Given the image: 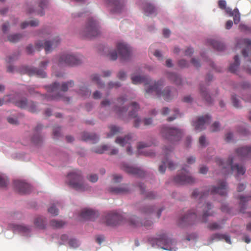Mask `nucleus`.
Wrapping results in <instances>:
<instances>
[{"instance_id": "1", "label": "nucleus", "mask_w": 251, "mask_h": 251, "mask_svg": "<svg viewBox=\"0 0 251 251\" xmlns=\"http://www.w3.org/2000/svg\"><path fill=\"white\" fill-rule=\"evenodd\" d=\"M219 186H211L206 192H200L198 189H195L192 194L194 199H199L200 202L199 203L198 209L196 212H190L182 217L179 221L180 225L192 224L199 217L201 222L206 223L208 221L207 218L214 216L213 211H209L212 206L210 203L207 202L201 204L202 201L209 194L212 195L219 194L221 196H226L227 194V184L225 181L222 180L219 183Z\"/></svg>"}, {"instance_id": "2", "label": "nucleus", "mask_w": 251, "mask_h": 251, "mask_svg": "<svg viewBox=\"0 0 251 251\" xmlns=\"http://www.w3.org/2000/svg\"><path fill=\"white\" fill-rule=\"evenodd\" d=\"M132 82L134 84L144 83L146 86L145 96L148 97L150 95L155 94L158 97H162L165 100L168 101L172 99L176 92L175 89L170 87H166L163 91L161 88L164 85V81L159 80L151 83V80L147 76L140 75L131 76Z\"/></svg>"}, {"instance_id": "3", "label": "nucleus", "mask_w": 251, "mask_h": 251, "mask_svg": "<svg viewBox=\"0 0 251 251\" xmlns=\"http://www.w3.org/2000/svg\"><path fill=\"white\" fill-rule=\"evenodd\" d=\"M105 222L108 226H115L118 225L127 223L134 227L144 226L147 228L151 226L152 222L150 220L140 222L138 218L134 215L130 216L127 218L125 215H123L116 212H111L105 216Z\"/></svg>"}, {"instance_id": "4", "label": "nucleus", "mask_w": 251, "mask_h": 251, "mask_svg": "<svg viewBox=\"0 0 251 251\" xmlns=\"http://www.w3.org/2000/svg\"><path fill=\"white\" fill-rule=\"evenodd\" d=\"M74 86V82L73 80L62 83L61 85L54 82L52 85L46 87L49 94L45 96V98L48 100H62L66 102H68L70 99L63 97L62 93L67 91L69 88L73 87Z\"/></svg>"}, {"instance_id": "5", "label": "nucleus", "mask_w": 251, "mask_h": 251, "mask_svg": "<svg viewBox=\"0 0 251 251\" xmlns=\"http://www.w3.org/2000/svg\"><path fill=\"white\" fill-rule=\"evenodd\" d=\"M234 158L229 156L226 161L224 162L221 159L216 158V164L222 169V173L224 175H228L236 172L238 175H243L245 172V168L242 165L238 164H233Z\"/></svg>"}, {"instance_id": "6", "label": "nucleus", "mask_w": 251, "mask_h": 251, "mask_svg": "<svg viewBox=\"0 0 251 251\" xmlns=\"http://www.w3.org/2000/svg\"><path fill=\"white\" fill-rule=\"evenodd\" d=\"M67 183L73 188L78 191H84L88 189V185L83 181L81 172L75 170L69 174Z\"/></svg>"}, {"instance_id": "7", "label": "nucleus", "mask_w": 251, "mask_h": 251, "mask_svg": "<svg viewBox=\"0 0 251 251\" xmlns=\"http://www.w3.org/2000/svg\"><path fill=\"white\" fill-rule=\"evenodd\" d=\"M100 33L99 26L93 18L89 19L87 23L80 32L82 37L91 39L98 36Z\"/></svg>"}, {"instance_id": "8", "label": "nucleus", "mask_w": 251, "mask_h": 251, "mask_svg": "<svg viewBox=\"0 0 251 251\" xmlns=\"http://www.w3.org/2000/svg\"><path fill=\"white\" fill-rule=\"evenodd\" d=\"M160 133L164 139L172 143L179 141L182 135L180 129L165 126L162 127Z\"/></svg>"}, {"instance_id": "9", "label": "nucleus", "mask_w": 251, "mask_h": 251, "mask_svg": "<svg viewBox=\"0 0 251 251\" xmlns=\"http://www.w3.org/2000/svg\"><path fill=\"white\" fill-rule=\"evenodd\" d=\"M174 150V148L172 146L169 147H164L163 149V159L162 161L163 163L162 165H161L159 167V171L160 173L163 174L165 173L166 170V168L164 166L167 165L168 168L171 170H175L176 168V164L173 162L170 159V157L171 155L173 154V151Z\"/></svg>"}, {"instance_id": "10", "label": "nucleus", "mask_w": 251, "mask_h": 251, "mask_svg": "<svg viewBox=\"0 0 251 251\" xmlns=\"http://www.w3.org/2000/svg\"><path fill=\"white\" fill-rule=\"evenodd\" d=\"M131 109L129 112V115L131 117L136 118L134 120V126L136 128L140 127L141 123H143L144 126H149L151 125L152 121L151 118H145L143 121L139 117H137V112L139 109L138 104L135 102H133L130 105Z\"/></svg>"}, {"instance_id": "11", "label": "nucleus", "mask_w": 251, "mask_h": 251, "mask_svg": "<svg viewBox=\"0 0 251 251\" xmlns=\"http://www.w3.org/2000/svg\"><path fill=\"white\" fill-rule=\"evenodd\" d=\"M175 183L177 184H193L195 182V179L191 176L189 172L184 168L178 171L176 176L174 178Z\"/></svg>"}, {"instance_id": "12", "label": "nucleus", "mask_w": 251, "mask_h": 251, "mask_svg": "<svg viewBox=\"0 0 251 251\" xmlns=\"http://www.w3.org/2000/svg\"><path fill=\"white\" fill-rule=\"evenodd\" d=\"M81 62V59L76 56L70 54H63L59 57L57 63L60 66H72L78 65Z\"/></svg>"}, {"instance_id": "13", "label": "nucleus", "mask_w": 251, "mask_h": 251, "mask_svg": "<svg viewBox=\"0 0 251 251\" xmlns=\"http://www.w3.org/2000/svg\"><path fill=\"white\" fill-rule=\"evenodd\" d=\"M156 244L165 250L172 251L174 249V246L175 245L174 241L168 238L165 233L157 235L156 238Z\"/></svg>"}, {"instance_id": "14", "label": "nucleus", "mask_w": 251, "mask_h": 251, "mask_svg": "<svg viewBox=\"0 0 251 251\" xmlns=\"http://www.w3.org/2000/svg\"><path fill=\"white\" fill-rule=\"evenodd\" d=\"M60 43V39L56 37L52 41H46L44 43L42 41H38L35 44V48L37 50H40L44 49L46 53H48L55 48Z\"/></svg>"}, {"instance_id": "15", "label": "nucleus", "mask_w": 251, "mask_h": 251, "mask_svg": "<svg viewBox=\"0 0 251 251\" xmlns=\"http://www.w3.org/2000/svg\"><path fill=\"white\" fill-rule=\"evenodd\" d=\"M116 47L121 59L125 60L129 58L131 54V50L127 45L124 43L119 42Z\"/></svg>"}, {"instance_id": "16", "label": "nucleus", "mask_w": 251, "mask_h": 251, "mask_svg": "<svg viewBox=\"0 0 251 251\" xmlns=\"http://www.w3.org/2000/svg\"><path fill=\"white\" fill-rule=\"evenodd\" d=\"M126 100V99L124 97H119L117 100V103L113 107V111L119 116L123 115L127 110V107L125 106H123V104Z\"/></svg>"}, {"instance_id": "17", "label": "nucleus", "mask_w": 251, "mask_h": 251, "mask_svg": "<svg viewBox=\"0 0 251 251\" xmlns=\"http://www.w3.org/2000/svg\"><path fill=\"white\" fill-rule=\"evenodd\" d=\"M15 105L21 108L27 109L31 112L37 111L36 105L31 101H27L26 99H23L15 102Z\"/></svg>"}, {"instance_id": "18", "label": "nucleus", "mask_w": 251, "mask_h": 251, "mask_svg": "<svg viewBox=\"0 0 251 251\" xmlns=\"http://www.w3.org/2000/svg\"><path fill=\"white\" fill-rule=\"evenodd\" d=\"M211 120V117L206 115L204 116L199 117L198 120L193 123L197 130L201 131L205 128V125L208 124Z\"/></svg>"}, {"instance_id": "19", "label": "nucleus", "mask_w": 251, "mask_h": 251, "mask_svg": "<svg viewBox=\"0 0 251 251\" xmlns=\"http://www.w3.org/2000/svg\"><path fill=\"white\" fill-rule=\"evenodd\" d=\"M14 184L16 189L20 194H27L31 191L30 185L25 181L16 180L14 181Z\"/></svg>"}, {"instance_id": "20", "label": "nucleus", "mask_w": 251, "mask_h": 251, "mask_svg": "<svg viewBox=\"0 0 251 251\" xmlns=\"http://www.w3.org/2000/svg\"><path fill=\"white\" fill-rule=\"evenodd\" d=\"M236 154L240 160H244L251 157V147L246 146L236 150Z\"/></svg>"}, {"instance_id": "21", "label": "nucleus", "mask_w": 251, "mask_h": 251, "mask_svg": "<svg viewBox=\"0 0 251 251\" xmlns=\"http://www.w3.org/2000/svg\"><path fill=\"white\" fill-rule=\"evenodd\" d=\"M122 168L125 172L131 175L139 177H142L145 176V173L143 170L137 168L131 167L126 164H123Z\"/></svg>"}, {"instance_id": "22", "label": "nucleus", "mask_w": 251, "mask_h": 251, "mask_svg": "<svg viewBox=\"0 0 251 251\" xmlns=\"http://www.w3.org/2000/svg\"><path fill=\"white\" fill-rule=\"evenodd\" d=\"M43 126L41 125H38L34 129V134L31 138V141L34 145H39L43 141V138L40 132Z\"/></svg>"}, {"instance_id": "23", "label": "nucleus", "mask_w": 251, "mask_h": 251, "mask_svg": "<svg viewBox=\"0 0 251 251\" xmlns=\"http://www.w3.org/2000/svg\"><path fill=\"white\" fill-rule=\"evenodd\" d=\"M80 216L85 220H94L98 216V213L90 209H83L82 210Z\"/></svg>"}, {"instance_id": "24", "label": "nucleus", "mask_w": 251, "mask_h": 251, "mask_svg": "<svg viewBox=\"0 0 251 251\" xmlns=\"http://www.w3.org/2000/svg\"><path fill=\"white\" fill-rule=\"evenodd\" d=\"M114 12H120L125 6L124 0H108Z\"/></svg>"}, {"instance_id": "25", "label": "nucleus", "mask_w": 251, "mask_h": 251, "mask_svg": "<svg viewBox=\"0 0 251 251\" xmlns=\"http://www.w3.org/2000/svg\"><path fill=\"white\" fill-rule=\"evenodd\" d=\"M130 189L127 184H122L119 187H110L108 189V191L115 194H124L129 192Z\"/></svg>"}, {"instance_id": "26", "label": "nucleus", "mask_w": 251, "mask_h": 251, "mask_svg": "<svg viewBox=\"0 0 251 251\" xmlns=\"http://www.w3.org/2000/svg\"><path fill=\"white\" fill-rule=\"evenodd\" d=\"M26 72L29 75H35L41 78H44L46 76V73L43 70L37 68H26Z\"/></svg>"}, {"instance_id": "27", "label": "nucleus", "mask_w": 251, "mask_h": 251, "mask_svg": "<svg viewBox=\"0 0 251 251\" xmlns=\"http://www.w3.org/2000/svg\"><path fill=\"white\" fill-rule=\"evenodd\" d=\"M139 187L141 191V193L145 195L146 199L149 200L155 199L157 197V195L154 192L149 191L146 192L145 191V187L144 184H139Z\"/></svg>"}, {"instance_id": "28", "label": "nucleus", "mask_w": 251, "mask_h": 251, "mask_svg": "<svg viewBox=\"0 0 251 251\" xmlns=\"http://www.w3.org/2000/svg\"><path fill=\"white\" fill-rule=\"evenodd\" d=\"M238 199L240 200V211L242 213H246V205L247 202L251 199V196H240Z\"/></svg>"}, {"instance_id": "29", "label": "nucleus", "mask_w": 251, "mask_h": 251, "mask_svg": "<svg viewBox=\"0 0 251 251\" xmlns=\"http://www.w3.org/2000/svg\"><path fill=\"white\" fill-rule=\"evenodd\" d=\"M48 5V1L47 0H40L39 4V7L41 8L40 10L35 11L31 8H29L28 12L29 13H36L37 14L40 16H43L44 15L43 10L47 7Z\"/></svg>"}, {"instance_id": "30", "label": "nucleus", "mask_w": 251, "mask_h": 251, "mask_svg": "<svg viewBox=\"0 0 251 251\" xmlns=\"http://www.w3.org/2000/svg\"><path fill=\"white\" fill-rule=\"evenodd\" d=\"M148 146H149V145H148L147 144L143 143V142H140L138 144V149L139 151L141 153L143 152L144 153V154L146 156H150V157L154 156V153L153 152H152V151H151V150L146 149L144 151H141V149H143L146 148Z\"/></svg>"}, {"instance_id": "31", "label": "nucleus", "mask_w": 251, "mask_h": 251, "mask_svg": "<svg viewBox=\"0 0 251 251\" xmlns=\"http://www.w3.org/2000/svg\"><path fill=\"white\" fill-rule=\"evenodd\" d=\"M82 140L84 141H92L94 143H95L98 141V138L97 136L94 133H90L87 132H83L82 133L81 136Z\"/></svg>"}, {"instance_id": "32", "label": "nucleus", "mask_w": 251, "mask_h": 251, "mask_svg": "<svg viewBox=\"0 0 251 251\" xmlns=\"http://www.w3.org/2000/svg\"><path fill=\"white\" fill-rule=\"evenodd\" d=\"M132 138L131 134H128L124 138H117L116 139V143L119 144L120 146L123 147L126 144L130 143L129 141Z\"/></svg>"}, {"instance_id": "33", "label": "nucleus", "mask_w": 251, "mask_h": 251, "mask_svg": "<svg viewBox=\"0 0 251 251\" xmlns=\"http://www.w3.org/2000/svg\"><path fill=\"white\" fill-rule=\"evenodd\" d=\"M167 77L171 81L175 83L177 85L181 84L182 80L181 78L179 76L175 74L169 73L167 74Z\"/></svg>"}, {"instance_id": "34", "label": "nucleus", "mask_w": 251, "mask_h": 251, "mask_svg": "<svg viewBox=\"0 0 251 251\" xmlns=\"http://www.w3.org/2000/svg\"><path fill=\"white\" fill-rule=\"evenodd\" d=\"M143 9L145 14L147 16L155 13V8L154 6L149 3H145L144 4Z\"/></svg>"}, {"instance_id": "35", "label": "nucleus", "mask_w": 251, "mask_h": 251, "mask_svg": "<svg viewBox=\"0 0 251 251\" xmlns=\"http://www.w3.org/2000/svg\"><path fill=\"white\" fill-rule=\"evenodd\" d=\"M210 43L214 49L218 51H222L225 49V45L218 41L212 40Z\"/></svg>"}, {"instance_id": "36", "label": "nucleus", "mask_w": 251, "mask_h": 251, "mask_svg": "<svg viewBox=\"0 0 251 251\" xmlns=\"http://www.w3.org/2000/svg\"><path fill=\"white\" fill-rule=\"evenodd\" d=\"M9 227L12 228L13 230H17L19 231L26 232L29 230V228L25 226L19 225L10 224Z\"/></svg>"}, {"instance_id": "37", "label": "nucleus", "mask_w": 251, "mask_h": 251, "mask_svg": "<svg viewBox=\"0 0 251 251\" xmlns=\"http://www.w3.org/2000/svg\"><path fill=\"white\" fill-rule=\"evenodd\" d=\"M200 89V93L202 98L205 99L206 101L208 103H211L212 102V99L207 93L205 88L203 87L202 85H201Z\"/></svg>"}, {"instance_id": "38", "label": "nucleus", "mask_w": 251, "mask_h": 251, "mask_svg": "<svg viewBox=\"0 0 251 251\" xmlns=\"http://www.w3.org/2000/svg\"><path fill=\"white\" fill-rule=\"evenodd\" d=\"M240 65V61L238 55L234 57V63L231 64L229 67V71L231 73H235Z\"/></svg>"}, {"instance_id": "39", "label": "nucleus", "mask_w": 251, "mask_h": 251, "mask_svg": "<svg viewBox=\"0 0 251 251\" xmlns=\"http://www.w3.org/2000/svg\"><path fill=\"white\" fill-rule=\"evenodd\" d=\"M34 224L38 228L43 229L45 227L46 220L42 217H38L35 219Z\"/></svg>"}, {"instance_id": "40", "label": "nucleus", "mask_w": 251, "mask_h": 251, "mask_svg": "<svg viewBox=\"0 0 251 251\" xmlns=\"http://www.w3.org/2000/svg\"><path fill=\"white\" fill-rule=\"evenodd\" d=\"M224 223L223 222L220 223H217V222H214L209 224L207 225V228L210 230H219L223 228L222 225Z\"/></svg>"}, {"instance_id": "41", "label": "nucleus", "mask_w": 251, "mask_h": 251, "mask_svg": "<svg viewBox=\"0 0 251 251\" xmlns=\"http://www.w3.org/2000/svg\"><path fill=\"white\" fill-rule=\"evenodd\" d=\"M39 22L37 19L32 20L30 21L29 22H24L22 23L21 25V27L22 28L24 29L26 28L28 25L30 26H37L39 25Z\"/></svg>"}, {"instance_id": "42", "label": "nucleus", "mask_w": 251, "mask_h": 251, "mask_svg": "<svg viewBox=\"0 0 251 251\" xmlns=\"http://www.w3.org/2000/svg\"><path fill=\"white\" fill-rule=\"evenodd\" d=\"M110 132L107 135V137L109 138L111 136L120 133L122 131V129L119 126H109Z\"/></svg>"}, {"instance_id": "43", "label": "nucleus", "mask_w": 251, "mask_h": 251, "mask_svg": "<svg viewBox=\"0 0 251 251\" xmlns=\"http://www.w3.org/2000/svg\"><path fill=\"white\" fill-rule=\"evenodd\" d=\"M91 79L93 82L97 84L98 87L101 88L104 86V83L100 81V76L98 74H95L92 75H91Z\"/></svg>"}, {"instance_id": "44", "label": "nucleus", "mask_w": 251, "mask_h": 251, "mask_svg": "<svg viewBox=\"0 0 251 251\" xmlns=\"http://www.w3.org/2000/svg\"><path fill=\"white\" fill-rule=\"evenodd\" d=\"M22 37V35L20 34H11L8 36V40L9 42L14 43L19 41Z\"/></svg>"}, {"instance_id": "45", "label": "nucleus", "mask_w": 251, "mask_h": 251, "mask_svg": "<svg viewBox=\"0 0 251 251\" xmlns=\"http://www.w3.org/2000/svg\"><path fill=\"white\" fill-rule=\"evenodd\" d=\"M154 210V207L151 206H145L140 209L142 213L146 215H149Z\"/></svg>"}, {"instance_id": "46", "label": "nucleus", "mask_w": 251, "mask_h": 251, "mask_svg": "<svg viewBox=\"0 0 251 251\" xmlns=\"http://www.w3.org/2000/svg\"><path fill=\"white\" fill-rule=\"evenodd\" d=\"M79 94L82 97H87L91 95V91L85 87H82L80 88Z\"/></svg>"}, {"instance_id": "47", "label": "nucleus", "mask_w": 251, "mask_h": 251, "mask_svg": "<svg viewBox=\"0 0 251 251\" xmlns=\"http://www.w3.org/2000/svg\"><path fill=\"white\" fill-rule=\"evenodd\" d=\"M50 225L53 227L60 228L63 226L64 223L61 221L51 220Z\"/></svg>"}, {"instance_id": "48", "label": "nucleus", "mask_w": 251, "mask_h": 251, "mask_svg": "<svg viewBox=\"0 0 251 251\" xmlns=\"http://www.w3.org/2000/svg\"><path fill=\"white\" fill-rule=\"evenodd\" d=\"M110 60H115L117 58V53L115 50H110L109 52L105 54Z\"/></svg>"}, {"instance_id": "49", "label": "nucleus", "mask_w": 251, "mask_h": 251, "mask_svg": "<svg viewBox=\"0 0 251 251\" xmlns=\"http://www.w3.org/2000/svg\"><path fill=\"white\" fill-rule=\"evenodd\" d=\"M108 149V146L107 145H103L100 147H99L94 150L96 153L101 154L103 153L105 151H107Z\"/></svg>"}, {"instance_id": "50", "label": "nucleus", "mask_w": 251, "mask_h": 251, "mask_svg": "<svg viewBox=\"0 0 251 251\" xmlns=\"http://www.w3.org/2000/svg\"><path fill=\"white\" fill-rule=\"evenodd\" d=\"M8 179L6 177L0 175V187H5L8 184Z\"/></svg>"}, {"instance_id": "51", "label": "nucleus", "mask_w": 251, "mask_h": 251, "mask_svg": "<svg viewBox=\"0 0 251 251\" xmlns=\"http://www.w3.org/2000/svg\"><path fill=\"white\" fill-rule=\"evenodd\" d=\"M220 129V124L219 122H214L213 124L211 126L210 130L211 132H215L219 130Z\"/></svg>"}, {"instance_id": "52", "label": "nucleus", "mask_w": 251, "mask_h": 251, "mask_svg": "<svg viewBox=\"0 0 251 251\" xmlns=\"http://www.w3.org/2000/svg\"><path fill=\"white\" fill-rule=\"evenodd\" d=\"M60 128L59 127H54L53 129V135L54 138H58L60 136Z\"/></svg>"}, {"instance_id": "53", "label": "nucleus", "mask_w": 251, "mask_h": 251, "mask_svg": "<svg viewBox=\"0 0 251 251\" xmlns=\"http://www.w3.org/2000/svg\"><path fill=\"white\" fill-rule=\"evenodd\" d=\"M232 102L233 105L236 108H239L240 107L239 100L236 98L235 96L232 95L231 97Z\"/></svg>"}, {"instance_id": "54", "label": "nucleus", "mask_w": 251, "mask_h": 251, "mask_svg": "<svg viewBox=\"0 0 251 251\" xmlns=\"http://www.w3.org/2000/svg\"><path fill=\"white\" fill-rule=\"evenodd\" d=\"M87 179L92 182H96L98 180V176L96 174H91L87 176Z\"/></svg>"}, {"instance_id": "55", "label": "nucleus", "mask_w": 251, "mask_h": 251, "mask_svg": "<svg viewBox=\"0 0 251 251\" xmlns=\"http://www.w3.org/2000/svg\"><path fill=\"white\" fill-rule=\"evenodd\" d=\"M48 212L53 215H57L58 214V210L55 207L54 205L50 206L48 209Z\"/></svg>"}, {"instance_id": "56", "label": "nucleus", "mask_w": 251, "mask_h": 251, "mask_svg": "<svg viewBox=\"0 0 251 251\" xmlns=\"http://www.w3.org/2000/svg\"><path fill=\"white\" fill-rule=\"evenodd\" d=\"M178 66L181 68H187L189 66L188 62L184 59H181L178 62Z\"/></svg>"}, {"instance_id": "57", "label": "nucleus", "mask_w": 251, "mask_h": 251, "mask_svg": "<svg viewBox=\"0 0 251 251\" xmlns=\"http://www.w3.org/2000/svg\"><path fill=\"white\" fill-rule=\"evenodd\" d=\"M224 234H221L220 233H215L211 235V239L212 240H222Z\"/></svg>"}, {"instance_id": "58", "label": "nucleus", "mask_w": 251, "mask_h": 251, "mask_svg": "<svg viewBox=\"0 0 251 251\" xmlns=\"http://www.w3.org/2000/svg\"><path fill=\"white\" fill-rule=\"evenodd\" d=\"M69 245L73 248H76L78 246V243L75 239H71L69 241Z\"/></svg>"}, {"instance_id": "59", "label": "nucleus", "mask_w": 251, "mask_h": 251, "mask_svg": "<svg viewBox=\"0 0 251 251\" xmlns=\"http://www.w3.org/2000/svg\"><path fill=\"white\" fill-rule=\"evenodd\" d=\"M226 3L225 0H219L218 1V6L221 9H225L226 8Z\"/></svg>"}, {"instance_id": "60", "label": "nucleus", "mask_w": 251, "mask_h": 251, "mask_svg": "<svg viewBox=\"0 0 251 251\" xmlns=\"http://www.w3.org/2000/svg\"><path fill=\"white\" fill-rule=\"evenodd\" d=\"M122 177L121 176L119 175H113V181L114 183H118L122 181Z\"/></svg>"}, {"instance_id": "61", "label": "nucleus", "mask_w": 251, "mask_h": 251, "mask_svg": "<svg viewBox=\"0 0 251 251\" xmlns=\"http://www.w3.org/2000/svg\"><path fill=\"white\" fill-rule=\"evenodd\" d=\"M199 143L201 146L202 147H205L206 145V140L205 136H201L199 138Z\"/></svg>"}, {"instance_id": "62", "label": "nucleus", "mask_w": 251, "mask_h": 251, "mask_svg": "<svg viewBox=\"0 0 251 251\" xmlns=\"http://www.w3.org/2000/svg\"><path fill=\"white\" fill-rule=\"evenodd\" d=\"M191 62L196 68H199L201 66V64L199 60L196 58H192L191 60Z\"/></svg>"}, {"instance_id": "63", "label": "nucleus", "mask_w": 251, "mask_h": 251, "mask_svg": "<svg viewBox=\"0 0 251 251\" xmlns=\"http://www.w3.org/2000/svg\"><path fill=\"white\" fill-rule=\"evenodd\" d=\"M208 172V168L205 166H201L199 168V173L201 174H206Z\"/></svg>"}, {"instance_id": "64", "label": "nucleus", "mask_w": 251, "mask_h": 251, "mask_svg": "<svg viewBox=\"0 0 251 251\" xmlns=\"http://www.w3.org/2000/svg\"><path fill=\"white\" fill-rule=\"evenodd\" d=\"M194 52V50L191 48H188L185 51V55L190 56Z\"/></svg>"}]
</instances>
